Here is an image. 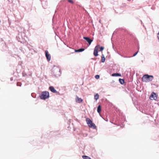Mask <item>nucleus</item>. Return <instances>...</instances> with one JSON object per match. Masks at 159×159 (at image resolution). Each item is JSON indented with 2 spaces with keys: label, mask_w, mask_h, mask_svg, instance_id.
Listing matches in <instances>:
<instances>
[{
  "label": "nucleus",
  "mask_w": 159,
  "mask_h": 159,
  "mask_svg": "<svg viewBox=\"0 0 159 159\" xmlns=\"http://www.w3.org/2000/svg\"><path fill=\"white\" fill-rule=\"evenodd\" d=\"M95 78L97 79H99L100 77L99 75H96L95 76Z\"/></svg>",
  "instance_id": "nucleus-17"
},
{
  "label": "nucleus",
  "mask_w": 159,
  "mask_h": 159,
  "mask_svg": "<svg viewBox=\"0 0 159 159\" xmlns=\"http://www.w3.org/2000/svg\"><path fill=\"white\" fill-rule=\"evenodd\" d=\"M101 58H102V59H101L102 62H104L105 61V58L103 54H102Z\"/></svg>",
  "instance_id": "nucleus-14"
},
{
  "label": "nucleus",
  "mask_w": 159,
  "mask_h": 159,
  "mask_svg": "<svg viewBox=\"0 0 159 159\" xmlns=\"http://www.w3.org/2000/svg\"><path fill=\"white\" fill-rule=\"evenodd\" d=\"M84 48H80L78 50H75V52H81L84 50Z\"/></svg>",
  "instance_id": "nucleus-12"
},
{
  "label": "nucleus",
  "mask_w": 159,
  "mask_h": 159,
  "mask_svg": "<svg viewBox=\"0 0 159 159\" xmlns=\"http://www.w3.org/2000/svg\"><path fill=\"white\" fill-rule=\"evenodd\" d=\"M99 95L98 93L95 95L94 97L95 99L96 100L98 99L99 98Z\"/></svg>",
  "instance_id": "nucleus-15"
},
{
  "label": "nucleus",
  "mask_w": 159,
  "mask_h": 159,
  "mask_svg": "<svg viewBox=\"0 0 159 159\" xmlns=\"http://www.w3.org/2000/svg\"><path fill=\"white\" fill-rule=\"evenodd\" d=\"M68 2H70L72 4H73L74 3L73 1L72 0H68Z\"/></svg>",
  "instance_id": "nucleus-20"
},
{
  "label": "nucleus",
  "mask_w": 159,
  "mask_h": 159,
  "mask_svg": "<svg viewBox=\"0 0 159 159\" xmlns=\"http://www.w3.org/2000/svg\"><path fill=\"white\" fill-rule=\"evenodd\" d=\"M119 81L120 83L122 84H123L125 83L124 80L123 79H119Z\"/></svg>",
  "instance_id": "nucleus-13"
},
{
  "label": "nucleus",
  "mask_w": 159,
  "mask_h": 159,
  "mask_svg": "<svg viewBox=\"0 0 159 159\" xmlns=\"http://www.w3.org/2000/svg\"><path fill=\"white\" fill-rule=\"evenodd\" d=\"M86 121L89 126L90 128H92L93 129H96V126L95 124L93 123L92 121L89 118H87L86 119Z\"/></svg>",
  "instance_id": "nucleus-2"
},
{
  "label": "nucleus",
  "mask_w": 159,
  "mask_h": 159,
  "mask_svg": "<svg viewBox=\"0 0 159 159\" xmlns=\"http://www.w3.org/2000/svg\"><path fill=\"white\" fill-rule=\"evenodd\" d=\"M101 111V107L100 105H99L97 108V111L98 113H100Z\"/></svg>",
  "instance_id": "nucleus-11"
},
{
  "label": "nucleus",
  "mask_w": 159,
  "mask_h": 159,
  "mask_svg": "<svg viewBox=\"0 0 159 159\" xmlns=\"http://www.w3.org/2000/svg\"><path fill=\"white\" fill-rule=\"evenodd\" d=\"M104 47H101L100 48V51H102L104 49Z\"/></svg>",
  "instance_id": "nucleus-19"
},
{
  "label": "nucleus",
  "mask_w": 159,
  "mask_h": 159,
  "mask_svg": "<svg viewBox=\"0 0 159 159\" xmlns=\"http://www.w3.org/2000/svg\"><path fill=\"white\" fill-rule=\"evenodd\" d=\"M49 89L53 93H56L57 92V91L53 86H50L49 87Z\"/></svg>",
  "instance_id": "nucleus-8"
},
{
  "label": "nucleus",
  "mask_w": 159,
  "mask_h": 159,
  "mask_svg": "<svg viewBox=\"0 0 159 159\" xmlns=\"http://www.w3.org/2000/svg\"><path fill=\"white\" fill-rule=\"evenodd\" d=\"M99 47V45H97L94 48V52H93V55H94L95 56L97 57L98 55V48Z\"/></svg>",
  "instance_id": "nucleus-4"
},
{
  "label": "nucleus",
  "mask_w": 159,
  "mask_h": 159,
  "mask_svg": "<svg viewBox=\"0 0 159 159\" xmlns=\"http://www.w3.org/2000/svg\"><path fill=\"white\" fill-rule=\"evenodd\" d=\"M45 56L47 59L48 61H49L51 60V56L49 53L48 50H46L45 51Z\"/></svg>",
  "instance_id": "nucleus-6"
},
{
  "label": "nucleus",
  "mask_w": 159,
  "mask_h": 159,
  "mask_svg": "<svg viewBox=\"0 0 159 159\" xmlns=\"http://www.w3.org/2000/svg\"><path fill=\"white\" fill-rule=\"evenodd\" d=\"M83 38L84 39L86 40L89 44H90L93 41V40L90 39L89 37H84Z\"/></svg>",
  "instance_id": "nucleus-7"
},
{
  "label": "nucleus",
  "mask_w": 159,
  "mask_h": 159,
  "mask_svg": "<svg viewBox=\"0 0 159 159\" xmlns=\"http://www.w3.org/2000/svg\"><path fill=\"white\" fill-rule=\"evenodd\" d=\"M150 98L152 100H156L157 99V96L155 93H152L150 95Z\"/></svg>",
  "instance_id": "nucleus-5"
},
{
  "label": "nucleus",
  "mask_w": 159,
  "mask_h": 159,
  "mask_svg": "<svg viewBox=\"0 0 159 159\" xmlns=\"http://www.w3.org/2000/svg\"><path fill=\"white\" fill-rule=\"evenodd\" d=\"M153 79V76L152 75H145L142 77V80L143 82H148L152 81Z\"/></svg>",
  "instance_id": "nucleus-1"
},
{
  "label": "nucleus",
  "mask_w": 159,
  "mask_h": 159,
  "mask_svg": "<svg viewBox=\"0 0 159 159\" xmlns=\"http://www.w3.org/2000/svg\"><path fill=\"white\" fill-rule=\"evenodd\" d=\"M112 76H121V74L119 73H116L112 74L111 75Z\"/></svg>",
  "instance_id": "nucleus-10"
},
{
  "label": "nucleus",
  "mask_w": 159,
  "mask_h": 159,
  "mask_svg": "<svg viewBox=\"0 0 159 159\" xmlns=\"http://www.w3.org/2000/svg\"><path fill=\"white\" fill-rule=\"evenodd\" d=\"M138 53V51H137V52H135V53H134V54L133 55V56L134 57V56H135Z\"/></svg>",
  "instance_id": "nucleus-21"
},
{
  "label": "nucleus",
  "mask_w": 159,
  "mask_h": 159,
  "mask_svg": "<svg viewBox=\"0 0 159 159\" xmlns=\"http://www.w3.org/2000/svg\"><path fill=\"white\" fill-rule=\"evenodd\" d=\"M76 102H77L79 103L83 101V100L82 99L80 98H79L78 96L76 97Z\"/></svg>",
  "instance_id": "nucleus-9"
},
{
  "label": "nucleus",
  "mask_w": 159,
  "mask_h": 159,
  "mask_svg": "<svg viewBox=\"0 0 159 159\" xmlns=\"http://www.w3.org/2000/svg\"><path fill=\"white\" fill-rule=\"evenodd\" d=\"M82 157L84 159H91L90 157L86 156H83Z\"/></svg>",
  "instance_id": "nucleus-16"
},
{
  "label": "nucleus",
  "mask_w": 159,
  "mask_h": 159,
  "mask_svg": "<svg viewBox=\"0 0 159 159\" xmlns=\"http://www.w3.org/2000/svg\"><path fill=\"white\" fill-rule=\"evenodd\" d=\"M49 96L48 92L47 91H44L41 94L40 96L41 99H45L49 98Z\"/></svg>",
  "instance_id": "nucleus-3"
},
{
  "label": "nucleus",
  "mask_w": 159,
  "mask_h": 159,
  "mask_svg": "<svg viewBox=\"0 0 159 159\" xmlns=\"http://www.w3.org/2000/svg\"><path fill=\"white\" fill-rule=\"evenodd\" d=\"M21 84L20 83L18 82L17 84V85L18 86H21Z\"/></svg>",
  "instance_id": "nucleus-18"
}]
</instances>
